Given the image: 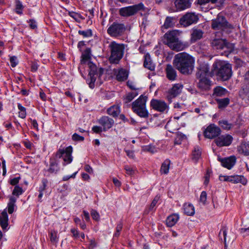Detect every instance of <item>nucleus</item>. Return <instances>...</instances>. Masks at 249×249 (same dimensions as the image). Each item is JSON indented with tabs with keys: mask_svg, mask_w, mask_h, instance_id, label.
Listing matches in <instances>:
<instances>
[{
	"mask_svg": "<svg viewBox=\"0 0 249 249\" xmlns=\"http://www.w3.org/2000/svg\"><path fill=\"white\" fill-rule=\"evenodd\" d=\"M227 93V90L225 89L218 86L214 89L213 95L214 97H221L225 95Z\"/></svg>",
	"mask_w": 249,
	"mask_h": 249,
	"instance_id": "nucleus-33",
	"label": "nucleus"
},
{
	"mask_svg": "<svg viewBox=\"0 0 249 249\" xmlns=\"http://www.w3.org/2000/svg\"><path fill=\"white\" fill-rule=\"evenodd\" d=\"M175 6L178 10H183L189 8L191 5L190 0H176Z\"/></svg>",
	"mask_w": 249,
	"mask_h": 249,
	"instance_id": "nucleus-22",
	"label": "nucleus"
},
{
	"mask_svg": "<svg viewBox=\"0 0 249 249\" xmlns=\"http://www.w3.org/2000/svg\"><path fill=\"white\" fill-rule=\"evenodd\" d=\"M219 124L225 130H230L232 126L231 124L229 123L226 120L219 121Z\"/></svg>",
	"mask_w": 249,
	"mask_h": 249,
	"instance_id": "nucleus-41",
	"label": "nucleus"
},
{
	"mask_svg": "<svg viewBox=\"0 0 249 249\" xmlns=\"http://www.w3.org/2000/svg\"><path fill=\"white\" fill-rule=\"evenodd\" d=\"M72 147L71 146L67 147L66 149H59L56 153V157L58 158H62L64 163L63 165L70 164L72 161L73 158L71 154Z\"/></svg>",
	"mask_w": 249,
	"mask_h": 249,
	"instance_id": "nucleus-10",
	"label": "nucleus"
},
{
	"mask_svg": "<svg viewBox=\"0 0 249 249\" xmlns=\"http://www.w3.org/2000/svg\"><path fill=\"white\" fill-rule=\"evenodd\" d=\"M42 183H43V186L42 187H40L39 188V194L38 195V198L39 199V201H41V198L43 196V191L45 189V187L46 186V180H43L42 181Z\"/></svg>",
	"mask_w": 249,
	"mask_h": 249,
	"instance_id": "nucleus-45",
	"label": "nucleus"
},
{
	"mask_svg": "<svg viewBox=\"0 0 249 249\" xmlns=\"http://www.w3.org/2000/svg\"><path fill=\"white\" fill-rule=\"evenodd\" d=\"M211 45L214 49L225 50V52L229 53L233 52L234 48V45L229 43L225 39L221 38L213 39L211 42Z\"/></svg>",
	"mask_w": 249,
	"mask_h": 249,
	"instance_id": "nucleus-9",
	"label": "nucleus"
},
{
	"mask_svg": "<svg viewBox=\"0 0 249 249\" xmlns=\"http://www.w3.org/2000/svg\"><path fill=\"white\" fill-rule=\"evenodd\" d=\"M194 59L185 52L177 54L174 57L173 64L181 73L189 74L194 68Z\"/></svg>",
	"mask_w": 249,
	"mask_h": 249,
	"instance_id": "nucleus-1",
	"label": "nucleus"
},
{
	"mask_svg": "<svg viewBox=\"0 0 249 249\" xmlns=\"http://www.w3.org/2000/svg\"><path fill=\"white\" fill-rule=\"evenodd\" d=\"M116 77L118 81H123L127 79L128 73L127 71L123 69H121L118 71H115Z\"/></svg>",
	"mask_w": 249,
	"mask_h": 249,
	"instance_id": "nucleus-28",
	"label": "nucleus"
},
{
	"mask_svg": "<svg viewBox=\"0 0 249 249\" xmlns=\"http://www.w3.org/2000/svg\"><path fill=\"white\" fill-rule=\"evenodd\" d=\"M122 228L123 223L122 222H120L117 225L116 228V232L114 234V237H118L120 235V231H122Z\"/></svg>",
	"mask_w": 249,
	"mask_h": 249,
	"instance_id": "nucleus-46",
	"label": "nucleus"
},
{
	"mask_svg": "<svg viewBox=\"0 0 249 249\" xmlns=\"http://www.w3.org/2000/svg\"><path fill=\"white\" fill-rule=\"evenodd\" d=\"M126 154L128 157L130 158L133 159L134 157V154L132 151L131 150H125Z\"/></svg>",
	"mask_w": 249,
	"mask_h": 249,
	"instance_id": "nucleus-64",
	"label": "nucleus"
},
{
	"mask_svg": "<svg viewBox=\"0 0 249 249\" xmlns=\"http://www.w3.org/2000/svg\"><path fill=\"white\" fill-rule=\"evenodd\" d=\"M207 200V193L205 191H203L201 192L199 201L202 203L203 205L205 204L206 201Z\"/></svg>",
	"mask_w": 249,
	"mask_h": 249,
	"instance_id": "nucleus-48",
	"label": "nucleus"
},
{
	"mask_svg": "<svg viewBox=\"0 0 249 249\" xmlns=\"http://www.w3.org/2000/svg\"><path fill=\"white\" fill-rule=\"evenodd\" d=\"M170 165V160L168 159L165 160L161 166L160 172L164 174H167L169 172Z\"/></svg>",
	"mask_w": 249,
	"mask_h": 249,
	"instance_id": "nucleus-36",
	"label": "nucleus"
},
{
	"mask_svg": "<svg viewBox=\"0 0 249 249\" xmlns=\"http://www.w3.org/2000/svg\"><path fill=\"white\" fill-rule=\"evenodd\" d=\"M198 16L195 13H187L180 18L179 23L184 27L196 23L198 20Z\"/></svg>",
	"mask_w": 249,
	"mask_h": 249,
	"instance_id": "nucleus-12",
	"label": "nucleus"
},
{
	"mask_svg": "<svg viewBox=\"0 0 249 249\" xmlns=\"http://www.w3.org/2000/svg\"><path fill=\"white\" fill-rule=\"evenodd\" d=\"M179 215L178 214H173L169 215L166 219V225L171 227L174 226L178 220Z\"/></svg>",
	"mask_w": 249,
	"mask_h": 249,
	"instance_id": "nucleus-29",
	"label": "nucleus"
},
{
	"mask_svg": "<svg viewBox=\"0 0 249 249\" xmlns=\"http://www.w3.org/2000/svg\"><path fill=\"white\" fill-rule=\"evenodd\" d=\"M10 61L11 63V66L12 67H15L18 64V61L17 57L15 56H12L10 58Z\"/></svg>",
	"mask_w": 249,
	"mask_h": 249,
	"instance_id": "nucleus-55",
	"label": "nucleus"
},
{
	"mask_svg": "<svg viewBox=\"0 0 249 249\" xmlns=\"http://www.w3.org/2000/svg\"><path fill=\"white\" fill-rule=\"evenodd\" d=\"M233 137L229 134L222 135L214 140V142L219 147L228 146L231 145Z\"/></svg>",
	"mask_w": 249,
	"mask_h": 249,
	"instance_id": "nucleus-16",
	"label": "nucleus"
},
{
	"mask_svg": "<svg viewBox=\"0 0 249 249\" xmlns=\"http://www.w3.org/2000/svg\"><path fill=\"white\" fill-rule=\"evenodd\" d=\"M212 70L210 71L209 65L208 64H204L200 66V69L196 73V77L206 76H209L213 77L211 75Z\"/></svg>",
	"mask_w": 249,
	"mask_h": 249,
	"instance_id": "nucleus-19",
	"label": "nucleus"
},
{
	"mask_svg": "<svg viewBox=\"0 0 249 249\" xmlns=\"http://www.w3.org/2000/svg\"><path fill=\"white\" fill-rule=\"evenodd\" d=\"M147 100L146 96L142 95L131 104L133 112L140 117L146 118L149 116V112L146 107Z\"/></svg>",
	"mask_w": 249,
	"mask_h": 249,
	"instance_id": "nucleus-5",
	"label": "nucleus"
},
{
	"mask_svg": "<svg viewBox=\"0 0 249 249\" xmlns=\"http://www.w3.org/2000/svg\"><path fill=\"white\" fill-rule=\"evenodd\" d=\"M220 128L214 124L209 125L204 132V136L208 139H213L221 133Z\"/></svg>",
	"mask_w": 249,
	"mask_h": 249,
	"instance_id": "nucleus-13",
	"label": "nucleus"
},
{
	"mask_svg": "<svg viewBox=\"0 0 249 249\" xmlns=\"http://www.w3.org/2000/svg\"><path fill=\"white\" fill-rule=\"evenodd\" d=\"M17 201V198L14 196H10L9 201L8 203V212L9 213L12 214L14 211V208L16 207L15 203Z\"/></svg>",
	"mask_w": 249,
	"mask_h": 249,
	"instance_id": "nucleus-34",
	"label": "nucleus"
},
{
	"mask_svg": "<svg viewBox=\"0 0 249 249\" xmlns=\"http://www.w3.org/2000/svg\"><path fill=\"white\" fill-rule=\"evenodd\" d=\"M231 65L226 61L216 60L212 66L211 76H215L221 81L228 80L232 75Z\"/></svg>",
	"mask_w": 249,
	"mask_h": 249,
	"instance_id": "nucleus-3",
	"label": "nucleus"
},
{
	"mask_svg": "<svg viewBox=\"0 0 249 249\" xmlns=\"http://www.w3.org/2000/svg\"><path fill=\"white\" fill-rule=\"evenodd\" d=\"M240 232L244 236L249 235V227L247 228H241L240 229Z\"/></svg>",
	"mask_w": 249,
	"mask_h": 249,
	"instance_id": "nucleus-58",
	"label": "nucleus"
},
{
	"mask_svg": "<svg viewBox=\"0 0 249 249\" xmlns=\"http://www.w3.org/2000/svg\"><path fill=\"white\" fill-rule=\"evenodd\" d=\"M19 179L20 177L14 178L10 180V183L12 185L16 186L18 183Z\"/></svg>",
	"mask_w": 249,
	"mask_h": 249,
	"instance_id": "nucleus-60",
	"label": "nucleus"
},
{
	"mask_svg": "<svg viewBox=\"0 0 249 249\" xmlns=\"http://www.w3.org/2000/svg\"><path fill=\"white\" fill-rule=\"evenodd\" d=\"M107 112L109 115L116 117L120 113V107L117 105H113L107 109Z\"/></svg>",
	"mask_w": 249,
	"mask_h": 249,
	"instance_id": "nucleus-32",
	"label": "nucleus"
},
{
	"mask_svg": "<svg viewBox=\"0 0 249 249\" xmlns=\"http://www.w3.org/2000/svg\"><path fill=\"white\" fill-rule=\"evenodd\" d=\"M216 101L218 105V107L223 108L227 107L229 105L230 103V99L228 98H225L223 99H217Z\"/></svg>",
	"mask_w": 249,
	"mask_h": 249,
	"instance_id": "nucleus-39",
	"label": "nucleus"
},
{
	"mask_svg": "<svg viewBox=\"0 0 249 249\" xmlns=\"http://www.w3.org/2000/svg\"><path fill=\"white\" fill-rule=\"evenodd\" d=\"M126 30L124 24L114 22L107 29V33L112 37L118 38L122 36Z\"/></svg>",
	"mask_w": 249,
	"mask_h": 249,
	"instance_id": "nucleus-8",
	"label": "nucleus"
},
{
	"mask_svg": "<svg viewBox=\"0 0 249 249\" xmlns=\"http://www.w3.org/2000/svg\"><path fill=\"white\" fill-rule=\"evenodd\" d=\"M99 124L103 127V130L106 131L112 127L114 124V120L108 116H103L98 121Z\"/></svg>",
	"mask_w": 249,
	"mask_h": 249,
	"instance_id": "nucleus-18",
	"label": "nucleus"
},
{
	"mask_svg": "<svg viewBox=\"0 0 249 249\" xmlns=\"http://www.w3.org/2000/svg\"><path fill=\"white\" fill-rule=\"evenodd\" d=\"M29 25H30V27H31V28L33 29H35L37 27V25H36V21L33 19H30L29 20Z\"/></svg>",
	"mask_w": 249,
	"mask_h": 249,
	"instance_id": "nucleus-62",
	"label": "nucleus"
},
{
	"mask_svg": "<svg viewBox=\"0 0 249 249\" xmlns=\"http://www.w3.org/2000/svg\"><path fill=\"white\" fill-rule=\"evenodd\" d=\"M218 0H197V3L199 5H204L209 2L214 4L217 2Z\"/></svg>",
	"mask_w": 249,
	"mask_h": 249,
	"instance_id": "nucleus-49",
	"label": "nucleus"
},
{
	"mask_svg": "<svg viewBox=\"0 0 249 249\" xmlns=\"http://www.w3.org/2000/svg\"><path fill=\"white\" fill-rule=\"evenodd\" d=\"M23 9V6L21 2L19 0H16V7H15L16 12L19 15H21L22 14Z\"/></svg>",
	"mask_w": 249,
	"mask_h": 249,
	"instance_id": "nucleus-42",
	"label": "nucleus"
},
{
	"mask_svg": "<svg viewBox=\"0 0 249 249\" xmlns=\"http://www.w3.org/2000/svg\"><path fill=\"white\" fill-rule=\"evenodd\" d=\"M78 33L84 37H89L92 36V32L91 30H87L86 31L79 30L78 31Z\"/></svg>",
	"mask_w": 249,
	"mask_h": 249,
	"instance_id": "nucleus-47",
	"label": "nucleus"
},
{
	"mask_svg": "<svg viewBox=\"0 0 249 249\" xmlns=\"http://www.w3.org/2000/svg\"><path fill=\"white\" fill-rule=\"evenodd\" d=\"M92 131L96 133H99L102 132V128L100 126H94L92 128Z\"/></svg>",
	"mask_w": 249,
	"mask_h": 249,
	"instance_id": "nucleus-61",
	"label": "nucleus"
},
{
	"mask_svg": "<svg viewBox=\"0 0 249 249\" xmlns=\"http://www.w3.org/2000/svg\"><path fill=\"white\" fill-rule=\"evenodd\" d=\"M197 87L203 90H208L211 89L212 81L205 76L196 77Z\"/></svg>",
	"mask_w": 249,
	"mask_h": 249,
	"instance_id": "nucleus-17",
	"label": "nucleus"
},
{
	"mask_svg": "<svg viewBox=\"0 0 249 249\" xmlns=\"http://www.w3.org/2000/svg\"><path fill=\"white\" fill-rule=\"evenodd\" d=\"M50 239L52 242L57 241V232L55 231H52L50 233Z\"/></svg>",
	"mask_w": 249,
	"mask_h": 249,
	"instance_id": "nucleus-50",
	"label": "nucleus"
},
{
	"mask_svg": "<svg viewBox=\"0 0 249 249\" xmlns=\"http://www.w3.org/2000/svg\"><path fill=\"white\" fill-rule=\"evenodd\" d=\"M145 150L150 152L151 153H154L155 152H156V149L155 147L154 146H151V145H149V146H146L145 148Z\"/></svg>",
	"mask_w": 249,
	"mask_h": 249,
	"instance_id": "nucleus-59",
	"label": "nucleus"
},
{
	"mask_svg": "<svg viewBox=\"0 0 249 249\" xmlns=\"http://www.w3.org/2000/svg\"><path fill=\"white\" fill-rule=\"evenodd\" d=\"M183 86L181 83L174 84L173 87L170 89L166 93V98L169 101L177 97L182 91Z\"/></svg>",
	"mask_w": 249,
	"mask_h": 249,
	"instance_id": "nucleus-14",
	"label": "nucleus"
},
{
	"mask_svg": "<svg viewBox=\"0 0 249 249\" xmlns=\"http://www.w3.org/2000/svg\"><path fill=\"white\" fill-rule=\"evenodd\" d=\"M152 108L159 112H163L168 109V106L163 101L153 99L150 102Z\"/></svg>",
	"mask_w": 249,
	"mask_h": 249,
	"instance_id": "nucleus-15",
	"label": "nucleus"
},
{
	"mask_svg": "<svg viewBox=\"0 0 249 249\" xmlns=\"http://www.w3.org/2000/svg\"><path fill=\"white\" fill-rule=\"evenodd\" d=\"M165 72L167 78L170 81H174L177 77V71L170 64L166 66Z\"/></svg>",
	"mask_w": 249,
	"mask_h": 249,
	"instance_id": "nucleus-21",
	"label": "nucleus"
},
{
	"mask_svg": "<svg viewBox=\"0 0 249 249\" xmlns=\"http://www.w3.org/2000/svg\"><path fill=\"white\" fill-rule=\"evenodd\" d=\"M144 5L142 3L132 6L122 8L119 10V14L123 17H129L135 15L138 11L143 10Z\"/></svg>",
	"mask_w": 249,
	"mask_h": 249,
	"instance_id": "nucleus-11",
	"label": "nucleus"
},
{
	"mask_svg": "<svg viewBox=\"0 0 249 249\" xmlns=\"http://www.w3.org/2000/svg\"><path fill=\"white\" fill-rule=\"evenodd\" d=\"M124 169L126 171V173L129 175H132L134 174L135 170L133 169V168L126 165L124 167Z\"/></svg>",
	"mask_w": 249,
	"mask_h": 249,
	"instance_id": "nucleus-52",
	"label": "nucleus"
},
{
	"mask_svg": "<svg viewBox=\"0 0 249 249\" xmlns=\"http://www.w3.org/2000/svg\"><path fill=\"white\" fill-rule=\"evenodd\" d=\"M69 15L74 19L76 21L79 22L80 20L82 18V16L77 13L74 12H70L69 13Z\"/></svg>",
	"mask_w": 249,
	"mask_h": 249,
	"instance_id": "nucleus-44",
	"label": "nucleus"
},
{
	"mask_svg": "<svg viewBox=\"0 0 249 249\" xmlns=\"http://www.w3.org/2000/svg\"><path fill=\"white\" fill-rule=\"evenodd\" d=\"M23 191L22 188L18 185H16L13 191L12 195L18 197L23 193Z\"/></svg>",
	"mask_w": 249,
	"mask_h": 249,
	"instance_id": "nucleus-43",
	"label": "nucleus"
},
{
	"mask_svg": "<svg viewBox=\"0 0 249 249\" xmlns=\"http://www.w3.org/2000/svg\"><path fill=\"white\" fill-rule=\"evenodd\" d=\"M81 58V64H85L90 58L89 49H86L85 52L82 54Z\"/></svg>",
	"mask_w": 249,
	"mask_h": 249,
	"instance_id": "nucleus-40",
	"label": "nucleus"
},
{
	"mask_svg": "<svg viewBox=\"0 0 249 249\" xmlns=\"http://www.w3.org/2000/svg\"><path fill=\"white\" fill-rule=\"evenodd\" d=\"M184 212L188 215H193L195 213V209L191 204L185 203L184 204Z\"/></svg>",
	"mask_w": 249,
	"mask_h": 249,
	"instance_id": "nucleus-35",
	"label": "nucleus"
},
{
	"mask_svg": "<svg viewBox=\"0 0 249 249\" xmlns=\"http://www.w3.org/2000/svg\"><path fill=\"white\" fill-rule=\"evenodd\" d=\"M242 90L246 95L249 97V71L244 75V84Z\"/></svg>",
	"mask_w": 249,
	"mask_h": 249,
	"instance_id": "nucleus-30",
	"label": "nucleus"
},
{
	"mask_svg": "<svg viewBox=\"0 0 249 249\" xmlns=\"http://www.w3.org/2000/svg\"><path fill=\"white\" fill-rule=\"evenodd\" d=\"M89 68V78L87 80V83L91 89L94 88L95 85H98L96 81L97 77H100L103 73V70L101 68L98 69L96 66L91 62L88 63Z\"/></svg>",
	"mask_w": 249,
	"mask_h": 249,
	"instance_id": "nucleus-7",
	"label": "nucleus"
},
{
	"mask_svg": "<svg viewBox=\"0 0 249 249\" xmlns=\"http://www.w3.org/2000/svg\"><path fill=\"white\" fill-rule=\"evenodd\" d=\"M144 67L151 71L155 69V66L152 63L149 54L147 53L144 56Z\"/></svg>",
	"mask_w": 249,
	"mask_h": 249,
	"instance_id": "nucleus-31",
	"label": "nucleus"
},
{
	"mask_svg": "<svg viewBox=\"0 0 249 249\" xmlns=\"http://www.w3.org/2000/svg\"><path fill=\"white\" fill-rule=\"evenodd\" d=\"M203 33V32L199 29H193L191 35V42L194 43L197 40L201 39L202 37Z\"/></svg>",
	"mask_w": 249,
	"mask_h": 249,
	"instance_id": "nucleus-25",
	"label": "nucleus"
},
{
	"mask_svg": "<svg viewBox=\"0 0 249 249\" xmlns=\"http://www.w3.org/2000/svg\"><path fill=\"white\" fill-rule=\"evenodd\" d=\"M91 215L92 218L95 220H98L99 219V214L97 211L92 210L91 211Z\"/></svg>",
	"mask_w": 249,
	"mask_h": 249,
	"instance_id": "nucleus-57",
	"label": "nucleus"
},
{
	"mask_svg": "<svg viewBox=\"0 0 249 249\" xmlns=\"http://www.w3.org/2000/svg\"><path fill=\"white\" fill-rule=\"evenodd\" d=\"M159 199H160V197L158 196H157L155 197V198H154L153 200L152 201V202L150 206L149 209L150 210H152L154 209V207L156 206V205Z\"/></svg>",
	"mask_w": 249,
	"mask_h": 249,
	"instance_id": "nucleus-54",
	"label": "nucleus"
},
{
	"mask_svg": "<svg viewBox=\"0 0 249 249\" xmlns=\"http://www.w3.org/2000/svg\"><path fill=\"white\" fill-rule=\"evenodd\" d=\"M59 170V167L58 166V164L55 160L53 159H50V166L47 170V172L50 174H56Z\"/></svg>",
	"mask_w": 249,
	"mask_h": 249,
	"instance_id": "nucleus-26",
	"label": "nucleus"
},
{
	"mask_svg": "<svg viewBox=\"0 0 249 249\" xmlns=\"http://www.w3.org/2000/svg\"><path fill=\"white\" fill-rule=\"evenodd\" d=\"M138 95L136 91H133L127 94L124 98V101L125 104H127L130 103L133 99Z\"/></svg>",
	"mask_w": 249,
	"mask_h": 249,
	"instance_id": "nucleus-38",
	"label": "nucleus"
},
{
	"mask_svg": "<svg viewBox=\"0 0 249 249\" xmlns=\"http://www.w3.org/2000/svg\"><path fill=\"white\" fill-rule=\"evenodd\" d=\"M242 178L241 176H232V183H239Z\"/></svg>",
	"mask_w": 249,
	"mask_h": 249,
	"instance_id": "nucleus-56",
	"label": "nucleus"
},
{
	"mask_svg": "<svg viewBox=\"0 0 249 249\" xmlns=\"http://www.w3.org/2000/svg\"><path fill=\"white\" fill-rule=\"evenodd\" d=\"M8 214L7 212L4 211L0 215V225L3 230H6L8 225Z\"/></svg>",
	"mask_w": 249,
	"mask_h": 249,
	"instance_id": "nucleus-27",
	"label": "nucleus"
},
{
	"mask_svg": "<svg viewBox=\"0 0 249 249\" xmlns=\"http://www.w3.org/2000/svg\"><path fill=\"white\" fill-rule=\"evenodd\" d=\"M201 148L199 146H196L193 151V160L197 162L201 157Z\"/></svg>",
	"mask_w": 249,
	"mask_h": 249,
	"instance_id": "nucleus-37",
	"label": "nucleus"
},
{
	"mask_svg": "<svg viewBox=\"0 0 249 249\" xmlns=\"http://www.w3.org/2000/svg\"><path fill=\"white\" fill-rule=\"evenodd\" d=\"M211 27L214 30H220L230 33L233 29V26L226 20L221 14H219L215 18L212 20Z\"/></svg>",
	"mask_w": 249,
	"mask_h": 249,
	"instance_id": "nucleus-6",
	"label": "nucleus"
},
{
	"mask_svg": "<svg viewBox=\"0 0 249 249\" xmlns=\"http://www.w3.org/2000/svg\"><path fill=\"white\" fill-rule=\"evenodd\" d=\"M72 139L74 141H83L84 140V138L83 137L79 135L77 133L73 134Z\"/></svg>",
	"mask_w": 249,
	"mask_h": 249,
	"instance_id": "nucleus-51",
	"label": "nucleus"
},
{
	"mask_svg": "<svg viewBox=\"0 0 249 249\" xmlns=\"http://www.w3.org/2000/svg\"><path fill=\"white\" fill-rule=\"evenodd\" d=\"M237 151L245 156H249V142L243 141L237 147Z\"/></svg>",
	"mask_w": 249,
	"mask_h": 249,
	"instance_id": "nucleus-24",
	"label": "nucleus"
},
{
	"mask_svg": "<svg viewBox=\"0 0 249 249\" xmlns=\"http://www.w3.org/2000/svg\"><path fill=\"white\" fill-rule=\"evenodd\" d=\"M108 48L110 52V56L109 58L110 63L118 64L123 56L124 45L113 41L110 43Z\"/></svg>",
	"mask_w": 249,
	"mask_h": 249,
	"instance_id": "nucleus-4",
	"label": "nucleus"
},
{
	"mask_svg": "<svg viewBox=\"0 0 249 249\" xmlns=\"http://www.w3.org/2000/svg\"><path fill=\"white\" fill-rule=\"evenodd\" d=\"M218 159L221 162L222 165L228 169H231L236 162V158L234 156L223 159L218 158Z\"/></svg>",
	"mask_w": 249,
	"mask_h": 249,
	"instance_id": "nucleus-20",
	"label": "nucleus"
},
{
	"mask_svg": "<svg viewBox=\"0 0 249 249\" xmlns=\"http://www.w3.org/2000/svg\"><path fill=\"white\" fill-rule=\"evenodd\" d=\"M96 246V243L95 242V240L91 239L90 240V243L89 246V249H93Z\"/></svg>",
	"mask_w": 249,
	"mask_h": 249,
	"instance_id": "nucleus-63",
	"label": "nucleus"
},
{
	"mask_svg": "<svg viewBox=\"0 0 249 249\" xmlns=\"http://www.w3.org/2000/svg\"><path fill=\"white\" fill-rule=\"evenodd\" d=\"M181 33V31L178 30L167 32L163 37V43L173 51L179 52L184 50L188 46V44L179 40L178 37Z\"/></svg>",
	"mask_w": 249,
	"mask_h": 249,
	"instance_id": "nucleus-2",
	"label": "nucleus"
},
{
	"mask_svg": "<svg viewBox=\"0 0 249 249\" xmlns=\"http://www.w3.org/2000/svg\"><path fill=\"white\" fill-rule=\"evenodd\" d=\"M177 22V19L174 17H167L165 18L163 25L161 26V29H167L169 28L173 27Z\"/></svg>",
	"mask_w": 249,
	"mask_h": 249,
	"instance_id": "nucleus-23",
	"label": "nucleus"
},
{
	"mask_svg": "<svg viewBox=\"0 0 249 249\" xmlns=\"http://www.w3.org/2000/svg\"><path fill=\"white\" fill-rule=\"evenodd\" d=\"M71 232L72 234V237L74 238H78L79 237L80 234L77 229L72 228L71 230Z\"/></svg>",
	"mask_w": 249,
	"mask_h": 249,
	"instance_id": "nucleus-53",
	"label": "nucleus"
}]
</instances>
